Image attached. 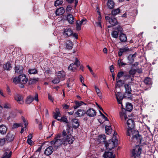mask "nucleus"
Returning a JSON list of instances; mask_svg holds the SVG:
<instances>
[{
	"label": "nucleus",
	"instance_id": "57",
	"mask_svg": "<svg viewBox=\"0 0 158 158\" xmlns=\"http://www.w3.org/2000/svg\"><path fill=\"white\" fill-rule=\"evenodd\" d=\"M136 55H137V54L135 53L134 54H133L132 55H130L128 57L129 58L131 57V58L132 59V60H133L134 58H135V56H136Z\"/></svg>",
	"mask_w": 158,
	"mask_h": 158
},
{
	"label": "nucleus",
	"instance_id": "10",
	"mask_svg": "<svg viewBox=\"0 0 158 158\" xmlns=\"http://www.w3.org/2000/svg\"><path fill=\"white\" fill-rule=\"evenodd\" d=\"M73 31L70 28H66L64 29L63 34L66 37L72 36Z\"/></svg>",
	"mask_w": 158,
	"mask_h": 158
},
{
	"label": "nucleus",
	"instance_id": "53",
	"mask_svg": "<svg viewBox=\"0 0 158 158\" xmlns=\"http://www.w3.org/2000/svg\"><path fill=\"white\" fill-rule=\"evenodd\" d=\"M48 98L50 101H52V102H53L54 98L49 94H48Z\"/></svg>",
	"mask_w": 158,
	"mask_h": 158
},
{
	"label": "nucleus",
	"instance_id": "47",
	"mask_svg": "<svg viewBox=\"0 0 158 158\" xmlns=\"http://www.w3.org/2000/svg\"><path fill=\"white\" fill-rule=\"evenodd\" d=\"M101 23V22L99 21L98 22H96L94 25H95L96 26L98 27H100L101 28H102Z\"/></svg>",
	"mask_w": 158,
	"mask_h": 158
},
{
	"label": "nucleus",
	"instance_id": "23",
	"mask_svg": "<svg viewBox=\"0 0 158 158\" xmlns=\"http://www.w3.org/2000/svg\"><path fill=\"white\" fill-rule=\"evenodd\" d=\"M98 139L100 143L105 142L106 141V136L105 135H101L98 136Z\"/></svg>",
	"mask_w": 158,
	"mask_h": 158
},
{
	"label": "nucleus",
	"instance_id": "40",
	"mask_svg": "<svg viewBox=\"0 0 158 158\" xmlns=\"http://www.w3.org/2000/svg\"><path fill=\"white\" fill-rule=\"evenodd\" d=\"M144 83L146 84H149L151 83V79L148 78V77H147L144 80Z\"/></svg>",
	"mask_w": 158,
	"mask_h": 158
},
{
	"label": "nucleus",
	"instance_id": "45",
	"mask_svg": "<svg viewBox=\"0 0 158 158\" xmlns=\"http://www.w3.org/2000/svg\"><path fill=\"white\" fill-rule=\"evenodd\" d=\"M11 107L10 105L8 103H5L3 106V107L6 109H9V108H11Z\"/></svg>",
	"mask_w": 158,
	"mask_h": 158
},
{
	"label": "nucleus",
	"instance_id": "50",
	"mask_svg": "<svg viewBox=\"0 0 158 158\" xmlns=\"http://www.w3.org/2000/svg\"><path fill=\"white\" fill-rule=\"evenodd\" d=\"M120 49L122 53L126 52L129 51V49L128 48V47H125L123 48H121Z\"/></svg>",
	"mask_w": 158,
	"mask_h": 158
},
{
	"label": "nucleus",
	"instance_id": "39",
	"mask_svg": "<svg viewBox=\"0 0 158 158\" xmlns=\"http://www.w3.org/2000/svg\"><path fill=\"white\" fill-rule=\"evenodd\" d=\"M63 2V0H56L55 2L54 5L56 6L61 5Z\"/></svg>",
	"mask_w": 158,
	"mask_h": 158
},
{
	"label": "nucleus",
	"instance_id": "59",
	"mask_svg": "<svg viewBox=\"0 0 158 158\" xmlns=\"http://www.w3.org/2000/svg\"><path fill=\"white\" fill-rule=\"evenodd\" d=\"M125 77H126V78L127 79H128L129 78H131V81H132L133 80V77H131V76L130 75L125 76Z\"/></svg>",
	"mask_w": 158,
	"mask_h": 158
},
{
	"label": "nucleus",
	"instance_id": "51",
	"mask_svg": "<svg viewBox=\"0 0 158 158\" xmlns=\"http://www.w3.org/2000/svg\"><path fill=\"white\" fill-rule=\"evenodd\" d=\"M60 79L57 78L53 80L52 81V82L54 84H57L60 82Z\"/></svg>",
	"mask_w": 158,
	"mask_h": 158
},
{
	"label": "nucleus",
	"instance_id": "11",
	"mask_svg": "<svg viewBox=\"0 0 158 158\" xmlns=\"http://www.w3.org/2000/svg\"><path fill=\"white\" fill-rule=\"evenodd\" d=\"M105 19L106 21H108L110 25L114 26L117 25L118 23L117 20L115 18H110L109 17L106 16Z\"/></svg>",
	"mask_w": 158,
	"mask_h": 158
},
{
	"label": "nucleus",
	"instance_id": "63",
	"mask_svg": "<svg viewBox=\"0 0 158 158\" xmlns=\"http://www.w3.org/2000/svg\"><path fill=\"white\" fill-rule=\"evenodd\" d=\"M72 35H73V37H74L76 39H77L78 38V35L77 34V33H73V34Z\"/></svg>",
	"mask_w": 158,
	"mask_h": 158
},
{
	"label": "nucleus",
	"instance_id": "42",
	"mask_svg": "<svg viewBox=\"0 0 158 158\" xmlns=\"http://www.w3.org/2000/svg\"><path fill=\"white\" fill-rule=\"evenodd\" d=\"M58 120L59 121L64 122L66 123H67L68 122V120L67 118L65 117H61L60 118L58 119Z\"/></svg>",
	"mask_w": 158,
	"mask_h": 158
},
{
	"label": "nucleus",
	"instance_id": "12",
	"mask_svg": "<svg viewBox=\"0 0 158 158\" xmlns=\"http://www.w3.org/2000/svg\"><path fill=\"white\" fill-rule=\"evenodd\" d=\"M15 99L19 104H22L23 103V97L22 95L16 94L15 96Z\"/></svg>",
	"mask_w": 158,
	"mask_h": 158
},
{
	"label": "nucleus",
	"instance_id": "34",
	"mask_svg": "<svg viewBox=\"0 0 158 158\" xmlns=\"http://www.w3.org/2000/svg\"><path fill=\"white\" fill-rule=\"evenodd\" d=\"M28 72L29 74H35L38 72L35 69H28Z\"/></svg>",
	"mask_w": 158,
	"mask_h": 158
},
{
	"label": "nucleus",
	"instance_id": "61",
	"mask_svg": "<svg viewBox=\"0 0 158 158\" xmlns=\"http://www.w3.org/2000/svg\"><path fill=\"white\" fill-rule=\"evenodd\" d=\"M94 88H95V91L97 93V94H98V93H99V92L100 91L99 88H98V87H97V86H94Z\"/></svg>",
	"mask_w": 158,
	"mask_h": 158
},
{
	"label": "nucleus",
	"instance_id": "26",
	"mask_svg": "<svg viewBox=\"0 0 158 158\" xmlns=\"http://www.w3.org/2000/svg\"><path fill=\"white\" fill-rule=\"evenodd\" d=\"M75 105L74 106V109H77V108L79 107L80 106H81L83 104H85V103L82 101H75Z\"/></svg>",
	"mask_w": 158,
	"mask_h": 158
},
{
	"label": "nucleus",
	"instance_id": "27",
	"mask_svg": "<svg viewBox=\"0 0 158 158\" xmlns=\"http://www.w3.org/2000/svg\"><path fill=\"white\" fill-rule=\"evenodd\" d=\"M120 40L122 42H126L127 40V38L126 35L123 33H121L119 36Z\"/></svg>",
	"mask_w": 158,
	"mask_h": 158
},
{
	"label": "nucleus",
	"instance_id": "49",
	"mask_svg": "<svg viewBox=\"0 0 158 158\" xmlns=\"http://www.w3.org/2000/svg\"><path fill=\"white\" fill-rule=\"evenodd\" d=\"M72 9V7L71 5H68L66 8V12L68 13L70 12Z\"/></svg>",
	"mask_w": 158,
	"mask_h": 158
},
{
	"label": "nucleus",
	"instance_id": "4",
	"mask_svg": "<svg viewBox=\"0 0 158 158\" xmlns=\"http://www.w3.org/2000/svg\"><path fill=\"white\" fill-rule=\"evenodd\" d=\"M28 81V78L24 74H21L18 77H15L13 78V81L16 84H19V86L21 88L24 87V85Z\"/></svg>",
	"mask_w": 158,
	"mask_h": 158
},
{
	"label": "nucleus",
	"instance_id": "33",
	"mask_svg": "<svg viewBox=\"0 0 158 158\" xmlns=\"http://www.w3.org/2000/svg\"><path fill=\"white\" fill-rule=\"evenodd\" d=\"M106 133L107 134H110L112 131L111 128L110 126H106L105 127Z\"/></svg>",
	"mask_w": 158,
	"mask_h": 158
},
{
	"label": "nucleus",
	"instance_id": "37",
	"mask_svg": "<svg viewBox=\"0 0 158 158\" xmlns=\"http://www.w3.org/2000/svg\"><path fill=\"white\" fill-rule=\"evenodd\" d=\"M111 35L112 37L117 38L118 37V33L117 31H113L111 33Z\"/></svg>",
	"mask_w": 158,
	"mask_h": 158
},
{
	"label": "nucleus",
	"instance_id": "55",
	"mask_svg": "<svg viewBox=\"0 0 158 158\" xmlns=\"http://www.w3.org/2000/svg\"><path fill=\"white\" fill-rule=\"evenodd\" d=\"M41 149L42 148L41 147H39V148L37 149V150H36L35 153V154H38V155H39Z\"/></svg>",
	"mask_w": 158,
	"mask_h": 158
},
{
	"label": "nucleus",
	"instance_id": "60",
	"mask_svg": "<svg viewBox=\"0 0 158 158\" xmlns=\"http://www.w3.org/2000/svg\"><path fill=\"white\" fill-rule=\"evenodd\" d=\"M27 143L30 145H31L32 144V141L31 140V139H27Z\"/></svg>",
	"mask_w": 158,
	"mask_h": 158
},
{
	"label": "nucleus",
	"instance_id": "52",
	"mask_svg": "<svg viewBox=\"0 0 158 158\" xmlns=\"http://www.w3.org/2000/svg\"><path fill=\"white\" fill-rule=\"evenodd\" d=\"M124 74V72H119L118 73V78H120L121 77H122L123 75Z\"/></svg>",
	"mask_w": 158,
	"mask_h": 158
},
{
	"label": "nucleus",
	"instance_id": "29",
	"mask_svg": "<svg viewBox=\"0 0 158 158\" xmlns=\"http://www.w3.org/2000/svg\"><path fill=\"white\" fill-rule=\"evenodd\" d=\"M107 5L109 8L111 9L114 7V3L112 0H108L107 2Z\"/></svg>",
	"mask_w": 158,
	"mask_h": 158
},
{
	"label": "nucleus",
	"instance_id": "19",
	"mask_svg": "<svg viewBox=\"0 0 158 158\" xmlns=\"http://www.w3.org/2000/svg\"><path fill=\"white\" fill-rule=\"evenodd\" d=\"M53 152V149L52 146L48 147L45 150L44 153L46 155H50Z\"/></svg>",
	"mask_w": 158,
	"mask_h": 158
},
{
	"label": "nucleus",
	"instance_id": "7",
	"mask_svg": "<svg viewBox=\"0 0 158 158\" xmlns=\"http://www.w3.org/2000/svg\"><path fill=\"white\" fill-rule=\"evenodd\" d=\"M75 62L73 64L72 63L70 64L68 67L69 70H71L72 72H74L76 70L77 68L79 66L80 62L77 59V58L74 57Z\"/></svg>",
	"mask_w": 158,
	"mask_h": 158
},
{
	"label": "nucleus",
	"instance_id": "35",
	"mask_svg": "<svg viewBox=\"0 0 158 158\" xmlns=\"http://www.w3.org/2000/svg\"><path fill=\"white\" fill-rule=\"evenodd\" d=\"M11 154L12 152H10L9 153L8 152H6L2 158H10Z\"/></svg>",
	"mask_w": 158,
	"mask_h": 158
},
{
	"label": "nucleus",
	"instance_id": "30",
	"mask_svg": "<svg viewBox=\"0 0 158 158\" xmlns=\"http://www.w3.org/2000/svg\"><path fill=\"white\" fill-rule=\"evenodd\" d=\"M73 46V44L72 41L68 40L66 42V47L69 49H71Z\"/></svg>",
	"mask_w": 158,
	"mask_h": 158
},
{
	"label": "nucleus",
	"instance_id": "2",
	"mask_svg": "<svg viewBox=\"0 0 158 158\" xmlns=\"http://www.w3.org/2000/svg\"><path fill=\"white\" fill-rule=\"evenodd\" d=\"M127 123L128 126L127 135L132 136V140L140 143L142 142V137L139 135L138 131L135 130L134 129L135 124L133 119H128L127 120Z\"/></svg>",
	"mask_w": 158,
	"mask_h": 158
},
{
	"label": "nucleus",
	"instance_id": "17",
	"mask_svg": "<svg viewBox=\"0 0 158 158\" xmlns=\"http://www.w3.org/2000/svg\"><path fill=\"white\" fill-rule=\"evenodd\" d=\"M104 158H115V155L111 152H105L103 155Z\"/></svg>",
	"mask_w": 158,
	"mask_h": 158
},
{
	"label": "nucleus",
	"instance_id": "13",
	"mask_svg": "<svg viewBox=\"0 0 158 158\" xmlns=\"http://www.w3.org/2000/svg\"><path fill=\"white\" fill-rule=\"evenodd\" d=\"M65 76V73L64 71H60L57 73V78L60 79V81L64 80Z\"/></svg>",
	"mask_w": 158,
	"mask_h": 158
},
{
	"label": "nucleus",
	"instance_id": "21",
	"mask_svg": "<svg viewBox=\"0 0 158 158\" xmlns=\"http://www.w3.org/2000/svg\"><path fill=\"white\" fill-rule=\"evenodd\" d=\"M23 69V67L22 66H16L15 67V73L18 74L22 73Z\"/></svg>",
	"mask_w": 158,
	"mask_h": 158
},
{
	"label": "nucleus",
	"instance_id": "46",
	"mask_svg": "<svg viewBox=\"0 0 158 158\" xmlns=\"http://www.w3.org/2000/svg\"><path fill=\"white\" fill-rule=\"evenodd\" d=\"M136 72V70L135 69H131L129 71V73L130 75H134L135 73Z\"/></svg>",
	"mask_w": 158,
	"mask_h": 158
},
{
	"label": "nucleus",
	"instance_id": "5",
	"mask_svg": "<svg viewBox=\"0 0 158 158\" xmlns=\"http://www.w3.org/2000/svg\"><path fill=\"white\" fill-rule=\"evenodd\" d=\"M117 133L114 132L111 139L105 143V146L107 150H110L117 147L118 142Z\"/></svg>",
	"mask_w": 158,
	"mask_h": 158
},
{
	"label": "nucleus",
	"instance_id": "62",
	"mask_svg": "<svg viewBox=\"0 0 158 158\" xmlns=\"http://www.w3.org/2000/svg\"><path fill=\"white\" fill-rule=\"evenodd\" d=\"M63 107L64 109H68V108L69 107V106H68V105L64 104L63 105Z\"/></svg>",
	"mask_w": 158,
	"mask_h": 158
},
{
	"label": "nucleus",
	"instance_id": "15",
	"mask_svg": "<svg viewBox=\"0 0 158 158\" xmlns=\"http://www.w3.org/2000/svg\"><path fill=\"white\" fill-rule=\"evenodd\" d=\"M120 118L122 121H125L127 119V116L125 110H122L119 113Z\"/></svg>",
	"mask_w": 158,
	"mask_h": 158
},
{
	"label": "nucleus",
	"instance_id": "64",
	"mask_svg": "<svg viewBox=\"0 0 158 158\" xmlns=\"http://www.w3.org/2000/svg\"><path fill=\"white\" fill-rule=\"evenodd\" d=\"M110 70L111 72H114V67L113 65H111L110 66Z\"/></svg>",
	"mask_w": 158,
	"mask_h": 158
},
{
	"label": "nucleus",
	"instance_id": "9",
	"mask_svg": "<svg viewBox=\"0 0 158 158\" xmlns=\"http://www.w3.org/2000/svg\"><path fill=\"white\" fill-rule=\"evenodd\" d=\"M87 22V20L86 19H83L81 20H77L76 22V29L78 31L81 29V25H85Z\"/></svg>",
	"mask_w": 158,
	"mask_h": 158
},
{
	"label": "nucleus",
	"instance_id": "8",
	"mask_svg": "<svg viewBox=\"0 0 158 158\" xmlns=\"http://www.w3.org/2000/svg\"><path fill=\"white\" fill-rule=\"evenodd\" d=\"M35 100L36 101L38 102L39 101L38 96L37 93H35V96L34 98L33 97L30 95L27 97V99L26 100V103L27 104H30L31 103L33 100Z\"/></svg>",
	"mask_w": 158,
	"mask_h": 158
},
{
	"label": "nucleus",
	"instance_id": "43",
	"mask_svg": "<svg viewBox=\"0 0 158 158\" xmlns=\"http://www.w3.org/2000/svg\"><path fill=\"white\" fill-rule=\"evenodd\" d=\"M22 124L21 123H15L13 124L12 126V128L13 129H15V128L20 127V126H22Z\"/></svg>",
	"mask_w": 158,
	"mask_h": 158
},
{
	"label": "nucleus",
	"instance_id": "1",
	"mask_svg": "<svg viewBox=\"0 0 158 158\" xmlns=\"http://www.w3.org/2000/svg\"><path fill=\"white\" fill-rule=\"evenodd\" d=\"M62 135L61 137L60 134H58L53 140L51 142L52 145H55L56 147H57L60 145L66 146L68 143L72 144L74 140V138L71 134H67L65 130L62 132Z\"/></svg>",
	"mask_w": 158,
	"mask_h": 158
},
{
	"label": "nucleus",
	"instance_id": "3",
	"mask_svg": "<svg viewBox=\"0 0 158 158\" xmlns=\"http://www.w3.org/2000/svg\"><path fill=\"white\" fill-rule=\"evenodd\" d=\"M124 87L126 89V92L123 96H122V95L119 93H118V95H116V98L118 103V104L121 105L122 108H123V105L121 101L124 97H125L126 98H130L131 92V88L129 84H125Z\"/></svg>",
	"mask_w": 158,
	"mask_h": 158
},
{
	"label": "nucleus",
	"instance_id": "32",
	"mask_svg": "<svg viewBox=\"0 0 158 158\" xmlns=\"http://www.w3.org/2000/svg\"><path fill=\"white\" fill-rule=\"evenodd\" d=\"M126 109L128 111H131L132 110V106L131 104L129 103H126Z\"/></svg>",
	"mask_w": 158,
	"mask_h": 158
},
{
	"label": "nucleus",
	"instance_id": "24",
	"mask_svg": "<svg viewBox=\"0 0 158 158\" xmlns=\"http://www.w3.org/2000/svg\"><path fill=\"white\" fill-rule=\"evenodd\" d=\"M14 137L15 136L14 134L9 133L7 135L6 139L7 141H9V142H11V141L13 140Z\"/></svg>",
	"mask_w": 158,
	"mask_h": 158
},
{
	"label": "nucleus",
	"instance_id": "48",
	"mask_svg": "<svg viewBox=\"0 0 158 158\" xmlns=\"http://www.w3.org/2000/svg\"><path fill=\"white\" fill-rule=\"evenodd\" d=\"M37 81L38 79H31L29 80V83L31 84L35 83Z\"/></svg>",
	"mask_w": 158,
	"mask_h": 158
},
{
	"label": "nucleus",
	"instance_id": "28",
	"mask_svg": "<svg viewBox=\"0 0 158 158\" xmlns=\"http://www.w3.org/2000/svg\"><path fill=\"white\" fill-rule=\"evenodd\" d=\"M11 67V64L9 62H7L6 64H5L4 65H3V68L4 70H10Z\"/></svg>",
	"mask_w": 158,
	"mask_h": 158
},
{
	"label": "nucleus",
	"instance_id": "31",
	"mask_svg": "<svg viewBox=\"0 0 158 158\" xmlns=\"http://www.w3.org/2000/svg\"><path fill=\"white\" fill-rule=\"evenodd\" d=\"M120 12L119 8H117L116 9H114L112 10L111 13L112 15H118Z\"/></svg>",
	"mask_w": 158,
	"mask_h": 158
},
{
	"label": "nucleus",
	"instance_id": "25",
	"mask_svg": "<svg viewBox=\"0 0 158 158\" xmlns=\"http://www.w3.org/2000/svg\"><path fill=\"white\" fill-rule=\"evenodd\" d=\"M73 127L76 129L79 127V123L78 119H74L73 120Z\"/></svg>",
	"mask_w": 158,
	"mask_h": 158
},
{
	"label": "nucleus",
	"instance_id": "20",
	"mask_svg": "<svg viewBox=\"0 0 158 158\" xmlns=\"http://www.w3.org/2000/svg\"><path fill=\"white\" fill-rule=\"evenodd\" d=\"M7 128L3 124L1 125L0 126V133L2 134H6L7 131Z\"/></svg>",
	"mask_w": 158,
	"mask_h": 158
},
{
	"label": "nucleus",
	"instance_id": "56",
	"mask_svg": "<svg viewBox=\"0 0 158 158\" xmlns=\"http://www.w3.org/2000/svg\"><path fill=\"white\" fill-rule=\"evenodd\" d=\"M98 20L99 21L101 22L102 21V17L101 15V14L100 12L98 11Z\"/></svg>",
	"mask_w": 158,
	"mask_h": 158
},
{
	"label": "nucleus",
	"instance_id": "36",
	"mask_svg": "<svg viewBox=\"0 0 158 158\" xmlns=\"http://www.w3.org/2000/svg\"><path fill=\"white\" fill-rule=\"evenodd\" d=\"M80 80L81 83H82V85L83 86H84L86 87L85 88V90L87 89V87L86 85L84 83V78L83 77H82V75H80Z\"/></svg>",
	"mask_w": 158,
	"mask_h": 158
},
{
	"label": "nucleus",
	"instance_id": "41",
	"mask_svg": "<svg viewBox=\"0 0 158 158\" xmlns=\"http://www.w3.org/2000/svg\"><path fill=\"white\" fill-rule=\"evenodd\" d=\"M115 29L117 30L118 33H122L123 32V28L121 27L118 25L116 28H115Z\"/></svg>",
	"mask_w": 158,
	"mask_h": 158
},
{
	"label": "nucleus",
	"instance_id": "6",
	"mask_svg": "<svg viewBox=\"0 0 158 158\" xmlns=\"http://www.w3.org/2000/svg\"><path fill=\"white\" fill-rule=\"evenodd\" d=\"M142 152V149L139 145H136L132 150L131 153L134 158H140V156Z\"/></svg>",
	"mask_w": 158,
	"mask_h": 158
},
{
	"label": "nucleus",
	"instance_id": "16",
	"mask_svg": "<svg viewBox=\"0 0 158 158\" xmlns=\"http://www.w3.org/2000/svg\"><path fill=\"white\" fill-rule=\"evenodd\" d=\"M86 114L89 116L93 117L96 116V112L94 109L90 108L86 111Z\"/></svg>",
	"mask_w": 158,
	"mask_h": 158
},
{
	"label": "nucleus",
	"instance_id": "18",
	"mask_svg": "<svg viewBox=\"0 0 158 158\" xmlns=\"http://www.w3.org/2000/svg\"><path fill=\"white\" fill-rule=\"evenodd\" d=\"M65 12V10L63 7H61L57 9L56 11V14L57 15H62Z\"/></svg>",
	"mask_w": 158,
	"mask_h": 158
},
{
	"label": "nucleus",
	"instance_id": "58",
	"mask_svg": "<svg viewBox=\"0 0 158 158\" xmlns=\"http://www.w3.org/2000/svg\"><path fill=\"white\" fill-rule=\"evenodd\" d=\"M87 67V68H88V69H89V71H90L91 73V74H93V70H92V69H91V68H90V67L89 66V65H87L86 66Z\"/></svg>",
	"mask_w": 158,
	"mask_h": 158
},
{
	"label": "nucleus",
	"instance_id": "38",
	"mask_svg": "<svg viewBox=\"0 0 158 158\" xmlns=\"http://www.w3.org/2000/svg\"><path fill=\"white\" fill-rule=\"evenodd\" d=\"M61 114L59 111L57 113H54V117L55 119L57 120L59 118H61Z\"/></svg>",
	"mask_w": 158,
	"mask_h": 158
},
{
	"label": "nucleus",
	"instance_id": "44",
	"mask_svg": "<svg viewBox=\"0 0 158 158\" xmlns=\"http://www.w3.org/2000/svg\"><path fill=\"white\" fill-rule=\"evenodd\" d=\"M22 119H23V121L24 124L25 128L26 129L28 124V122L27 120L25 119V118L23 117L22 118Z\"/></svg>",
	"mask_w": 158,
	"mask_h": 158
},
{
	"label": "nucleus",
	"instance_id": "54",
	"mask_svg": "<svg viewBox=\"0 0 158 158\" xmlns=\"http://www.w3.org/2000/svg\"><path fill=\"white\" fill-rule=\"evenodd\" d=\"M5 139H0V145H4L5 142Z\"/></svg>",
	"mask_w": 158,
	"mask_h": 158
},
{
	"label": "nucleus",
	"instance_id": "22",
	"mask_svg": "<svg viewBox=\"0 0 158 158\" xmlns=\"http://www.w3.org/2000/svg\"><path fill=\"white\" fill-rule=\"evenodd\" d=\"M67 19L68 22L70 24L73 23L74 21V18L73 15L71 14L68 15L67 17Z\"/></svg>",
	"mask_w": 158,
	"mask_h": 158
},
{
	"label": "nucleus",
	"instance_id": "14",
	"mask_svg": "<svg viewBox=\"0 0 158 158\" xmlns=\"http://www.w3.org/2000/svg\"><path fill=\"white\" fill-rule=\"evenodd\" d=\"M86 113V111L84 109H78L74 113V115L76 117H81L83 116Z\"/></svg>",
	"mask_w": 158,
	"mask_h": 158
}]
</instances>
